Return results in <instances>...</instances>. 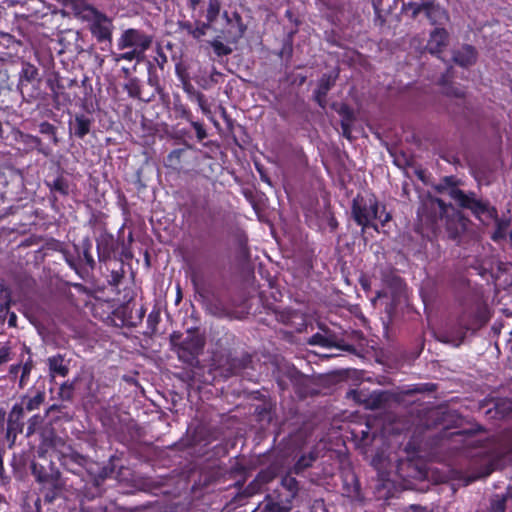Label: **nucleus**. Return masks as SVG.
Segmentation results:
<instances>
[{"label":"nucleus","mask_w":512,"mask_h":512,"mask_svg":"<svg viewBox=\"0 0 512 512\" xmlns=\"http://www.w3.org/2000/svg\"><path fill=\"white\" fill-rule=\"evenodd\" d=\"M422 209L423 214L431 222L435 231L444 226V234L448 240L460 245L468 235L470 220L451 204H446L439 198L431 197L424 202Z\"/></svg>","instance_id":"f257e3e1"},{"label":"nucleus","mask_w":512,"mask_h":512,"mask_svg":"<svg viewBox=\"0 0 512 512\" xmlns=\"http://www.w3.org/2000/svg\"><path fill=\"white\" fill-rule=\"evenodd\" d=\"M437 189L440 193L446 194L455 200L461 208L470 210L478 219H481V215H485L487 218L495 220L498 229L493 235L494 240L503 236L506 225L499 221L496 208L490 206L487 201L478 199L474 192L465 193L454 184L451 178H445L437 186Z\"/></svg>","instance_id":"f03ea898"},{"label":"nucleus","mask_w":512,"mask_h":512,"mask_svg":"<svg viewBox=\"0 0 512 512\" xmlns=\"http://www.w3.org/2000/svg\"><path fill=\"white\" fill-rule=\"evenodd\" d=\"M58 2L71 7L76 16L89 22L90 32L98 42L112 41L113 22L104 13L86 4L85 0H58Z\"/></svg>","instance_id":"7ed1b4c3"},{"label":"nucleus","mask_w":512,"mask_h":512,"mask_svg":"<svg viewBox=\"0 0 512 512\" xmlns=\"http://www.w3.org/2000/svg\"><path fill=\"white\" fill-rule=\"evenodd\" d=\"M43 444L54 451L66 470L80 476H82L83 471H87L90 460L74 451L61 437L55 435L45 437Z\"/></svg>","instance_id":"20e7f679"},{"label":"nucleus","mask_w":512,"mask_h":512,"mask_svg":"<svg viewBox=\"0 0 512 512\" xmlns=\"http://www.w3.org/2000/svg\"><path fill=\"white\" fill-rule=\"evenodd\" d=\"M153 40V35L141 29L128 28L121 33L117 41V47L120 50L134 49L145 55L146 51L150 49Z\"/></svg>","instance_id":"39448f33"},{"label":"nucleus","mask_w":512,"mask_h":512,"mask_svg":"<svg viewBox=\"0 0 512 512\" xmlns=\"http://www.w3.org/2000/svg\"><path fill=\"white\" fill-rule=\"evenodd\" d=\"M402 10L410 12L413 19H416L420 14H424L432 25H442L448 20L445 10L432 1L405 3Z\"/></svg>","instance_id":"423d86ee"},{"label":"nucleus","mask_w":512,"mask_h":512,"mask_svg":"<svg viewBox=\"0 0 512 512\" xmlns=\"http://www.w3.org/2000/svg\"><path fill=\"white\" fill-rule=\"evenodd\" d=\"M378 208V202L374 198H355L352 204L354 220L362 227L371 226L377 230V226L372 222L375 219H381Z\"/></svg>","instance_id":"0eeeda50"},{"label":"nucleus","mask_w":512,"mask_h":512,"mask_svg":"<svg viewBox=\"0 0 512 512\" xmlns=\"http://www.w3.org/2000/svg\"><path fill=\"white\" fill-rule=\"evenodd\" d=\"M205 340L195 331H188V335L177 344L176 353L178 358L187 364L193 365L197 362L198 355L202 352Z\"/></svg>","instance_id":"6e6552de"},{"label":"nucleus","mask_w":512,"mask_h":512,"mask_svg":"<svg viewBox=\"0 0 512 512\" xmlns=\"http://www.w3.org/2000/svg\"><path fill=\"white\" fill-rule=\"evenodd\" d=\"M321 332H318L308 338L307 344L312 346H321L324 348H338L343 351L353 352L355 348L350 344H345L334 332L328 328L320 327Z\"/></svg>","instance_id":"1a4fd4ad"},{"label":"nucleus","mask_w":512,"mask_h":512,"mask_svg":"<svg viewBox=\"0 0 512 512\" xmlns=\"http://www.w3.org/2000/svg\"><path fill=\"white\" fill-rule=\"evenodd\" d=\"M31 472L35 479L43 486H50L54 490L61 489V474L59 470L55 469L52 465L47 469L46 467L33 462L31 464Z\"/></svg>","instance_id":"9d476101"},{"label":"nucleus","mask_w":512,"mask_h":512,"mask_svg":"<svg viewBox=\"0 0 512 512\" xmlns=\"http://www.w3.org/2000/svg\"><path fill=\"white\" fill-rule=\"evenodd\" d=\"M25 413L18 405L12 406L7 415L6 439L10 442V446L14 445L19 434L24 432Z\"/></svg>","instance_id":"9b49d317"},{"label":"nucleus","mask_w":512,"mask_h":512,"mask_svg":"<svg viewBox=\"0 0 512 512\" xmlns=\"http://www.w3.org/2000/svg\"><path fill=\"white\" fill-rule=\"evenodd\" d=\"M190 8L193 11V17L200 19L206 17L209 22H214L220 12L219 0H190Z\"/></svg>","instance_id":"f8f14e48"},{"label":"nucleus","mask_w":512,"mask_h":512,"mask_svg":"<svg viewBox=\"0 0 512 512\" xmlns=\"http://www.w3.org/2000/svg\"><path fill=\"white\" fill-rule=\"evenodd\" d=\"M349 395L357 402L364 404L367 409L371 410L381 408L388 399L387 394L383 391H374L368 394L364 390H352L349 392Z\"/></svg>","instance_id":"ddd939ff"},{"label":"nucleus","mask_w":512,"mask_h":512,"mask_svg":"<svg viewBox=\"0 0 512 512\" xmlns=\"http://www.w3.org/2000/svg\"><path fill=\"white\" fill-rule=\"evenodd\" d=\"M469 327L467 326L464 317H460L457 324L445 332L438 335V339L443 343H449L454 346H459L463 343L465 335Z\"/></svg>","instance_id":"4468645a"},{"label":"nucleus","mask_w":512,"mask_h":512,"mask_svg":"<svg viewBox=\"0 0 512 512\" xmlns=\"http://www.w3.org/2000/svg\"><path fill=\"white\" fill-rule=\"evenodd\" d=\"M293 499L284 493L268 495L265 499L263 512H290L292 510Z\"/></svg>","instance_id":"2eb2a0df"},{"label":"nucleus","mask_w":512,"mask_h":512,"mask_svg":"<svg viewBox=\"0 0 512 512\" xmlns=\"http://www.w3.org/2000/svg\"><path fill=\"white\" fill-rule=\"evenodd\" d=\"M338 73L323 74L319 79L318 87L314 92V99L322 108L326 106V96L329 90L335 85Z\"/></svg>","instance_id":"dca6fc26"},{"label":"nucleus","mask_w":512,"mask_h":512,"mask_svg":"<svg viewBox=\"0 0 512 512\" xmlns=\"http://www.w3.org/2000/svg\"><path fill=\"white\" fill-rule=\"evenodd\" d=\"M41 82V77L39 70L36 66L29 62H24L22 64V69L20 72V78L18 83V88L21 90V93H24V90L28 86V84H37L39 85Z\"/></svg>","instance_id":"f3484780"},{"label":"nucleus","mask_w":512,"mask_h":512,"mask_svg":"<svg viewBox=\"0 0 512 512\" xmlns=\"http://www.w3.org/2000/svg\"><path fill=\"white\" fill-rule=\"evenodd\" d=\"M112 465L100 466L98 463L90 460L87 466V475L90 477L93 485L99 487L113 473Z\"/></svg>","instance_id":"a211bd4d"},{"label":"nucleus","mask_w":512,"mask_h":512,"mask_svg":"<svg viewBox=\"0 0 512 512\" xmlns=\"http://www.w3.org/2000/svg\"><path fill=\"white\" fill-rule=\"evenodd\" d=\"M448 44V33L443 28H435L427 42L426 49L431 54L440 53Z\"/></svg>","instance_id":"6ab92c4d"},{"label":"nucleus","mask_w":512,"mask_h":512,"mask_svg":"<svg viewBox=\"0 0 512 512\" xmlns=\"http://www.w3.org/2000/svg\"><path fill=\"white\" fill-rule=\"evenodd\" d=\"M45 398V391L39 390L33 396L28 394L21 396L20 400L14 403V405H18V407L22 408L24 413L32 412L38 410L41 407V405L45 402Z\"/></svg>","instance_id":"aec40b11"},{"label":"nucleus","mask_w":512,"mask_h":512,"mask_svg":"<svg viewBox=\"0 0 512 512\" xmlns=\"http://www.w3.org/2000/svg\"><path fill=\"white\" fill-rule=\"evenodd\" d=\"M477 52L474 47L464 45L453 52V61L461 67H469L476 62Z\"/></svg>","instance_id":"412c9836"},{"label":"nucleus","mask_w":512,"mask_h":512,"mask_svg":"<svg viewBox=\"0 0 512 512\" xmlns=\"http://www.w3.org/2000/svg\"><path fill=\"white\" fill-rule=\"evenodd\" d=\"M92 121L83 114L76 115L74 120L69 123L70 131L80 139L84 138L91 128Z\"/></svg>","instance_id":"4be33fe9"},{"label":"nucleus","mask_w":512,"mask_h":512,"mask_svg":"<svg viewBox=\"0 0 512 512\" xmlns=\"http://www.w3.org/2000/svg\"><path fill=\"white\" fill-rule=\"evenodd\" d=\"M97 251L100 261H106L114 251V238L110 234H101L97 239Z\"/></svg>","instance_id":"5701e85b"},{"label":"nucleus","mask_w":512,"mask_h":512,"mask_svg":"<svg viewBox=\"0 0 512 512\" xmlns=\"http://www.w3.org/2000/svg\"><path fill=\"white\" fill-rule=\"evenodd\" d=\"M47 364L49 368V374L51 377H55V375L65 377L69 373V368L67 365L64 364V358L60 354L49 357L47 359Z\"/></svg>","instance_id":"b1692460"},{"label":"nucleus","mask_w":512,"mask_h":512,"mask_svg":"<svg viewBox=\"0 0 512 512\" xmlns=\"http://www.w3.org/2000/svg\"><path fill=\"white\" fill-rule=\"evenodd\" d=\"M26 351L28 353V357L24 360V358H21V371H20V377H19V383L18 386L20 389H23L27 386L31 371L34 368V361L32 359V356L30 355V349L26 348Z\"/></svg>","instance_id":"393cba45"},{"label":"nucleus","mask_w":512,"mask_h":512,"mask_svg":"<svg viewBox=\"0 0 512 512\" xmlns=\"http://www.w3.org/2000/svg\"><path fill=\"white\" fill-rule=\"evenodd\" d=\"M293 473L294 472L290 469L289 472L282 478L281 485L286 490L284 494L294 500L299 491V483L292 476Z\"/></svg>","instance_id":"a878e982"},{"label":"nucleus","mask_w":512,"mask_h":512,"mask_svg":"<svg viewBox=\"0 0 512 512\" xmlns=\"http://www.w3.org/2000/svg\"><path fill=\"white\" fill-rule=\"evenodd\" d=\"M318 454L315 451H310L306 455H302L297 462L294 464V466L291 468V471L294 472V474H300L307 468L311 467L312 464L317 460Z\"/></svg>","instance_id":"bb28decb"},{"label":"nucleus","mask_w":512,"mask_h":512,"mask_svg":"<svg viewBox=\"0 0 512 512\" xmlns=\"http://www.w3.org/2000/svg\"><path fill=\"white\" fill-rule=\"evenodd\" d=\"M206 308L210 314L217 317H226L229 315V310L218 297H213L212 299L208 300Z\"/></svg>","instance_id":"cd10ccee"},{"label":"nucleus","mask_w":512,"mask_h":512,"mask_svg":"<svg viewBox=\"0 0 512 512\" xmlns=\"http://www.w3.org/2000/svg\"><path fill=\"white\" fill-rule=\"evenodd\" d=\"M47 417L40 414H34L27 420L26 437H31L44 423Z\"/></svg>","instance_id":"c85d7f7f"},{"label":"nucleus","mask_w":512,"mask_h":512,"mask_svg":"<svg viewBox=\"0 0 512 512\" xmlns=\"http://www.w3.org/2000/svg\"><path fill=\"white\" fill-rule=\"evenodd\" d=\"M21 140L24 144H26L31 149H36L38 152L48 155L49 153L45 151L42 147V141L40 138L30 135V134H21Z\"/></svg>","instance_id":"c756f323"},{"label":"nucleus","mask_w":512,"mask_h":512,"mask_svg":"<svg viewBox=\"0 0 512 512\" xmlns=\"http://www.w3.org/2000/svg\"><path fill=\"white\" fill-rule=\"evenodd\" d=\"M75 383L76 381H66L61 384L58 395L62 401H72L74 397Z\"/></svg>","instance_id":"7c9ffc66"},{"label":"nucleus","mask_w":512,"mask_h":512,"mask_svg":"<svg viewBox=\"0 0 512 512\" xmlns=\"http://www.w3.org/2000/svg\"><path fill=\"white\" fill-rule=\"evenodd\" d=\"M124 89L127 91L130 97L140 99L141 86L139 79L135 77L129 78L127 83L124 85Z\"/></svg>","instance_id":"2f4dec72"},{"label":"nucleus","mask_w":512,"mask_h":512,"mask_svg":"<svg viewBox=\"0 0 512 512\" xmlns=\"http://www.w3.org/2000/svg\"><path fill=\"white\" fill-rule=\"evenodd\" d=\"M145 55L141 54L140 52L129 49L128 51L115 55L114 60L116 62H119L121 60H127V61H133L136 60L138 63L141 62L144 59Z\"/></svg>","instance_id":"473e14b6"},{"label":"nucleus","mask_w":512,"mask_h":512,"mask_svg":"<svg viewBox=\"0 0 512 512\" xmlns=\"http://www.w3.org/2000/svg\"><path fill=\"white\" fill-rule=\"evenodd\" d=\"M440 84L442 86H444V93L448 96H453V97H457V98H461L464 96V91L459 88V87H455V86H452L448 83V80L446 78V76H443L440 80Z\"/></svg>","instance_id":"72a5a7b5"},{"label":"nucleus","mask_w":512,"mask_h":512,"mask_svg":"<svg viewBox=\"0 0 512 512\" xmlns=\"http://www.w3.org/2000/svg\"><path fill=\"white\" fill-rule=\"evenodd\" d=\"M48 186L51 191L58 192L61 195H67L69 192V185L62 177H58L52 183H48Z\"/></svg>","instance_id":"f704fd0d"},{"label":"nucleus","mask_w":512,"mask_h":512,"mask_svg":"<svg viewBox=\"0 0 512 512\" xmlns=\"http://www.w3.org/2000/svg\"><path fill=\"white\" fill-rule=\"evenodd\" d=\"M215 54L219 57L227 56L232 53V48L215 39L210 42Z\"/></svg>","instance_id":"c9c22d12"},{"label":"nucleus","mask_w":512,"mask_h":512,"mask_svg":"<svg viewBox=\"0 0 512 512\" xmlns=\"http://www.w3.org/2000/svg\"><path fill=\"white\" fill-rule=\"evenodd\" d=\"M196 23H197V26L193 30L190 31V34L194 38L199 39L206 34L207 29L210 27V25L213 22H209L208 20H207V22H200L199 19H196Z\"/></svg>","instance_id":"e433bc0d"},{"label":"nucleus","mask_w":512,"mask_h":512,"mask_svg":"<svg viewBox=\"0 0 512 512\" xmlns=\"http://www.w3.org/2000/svg\"><path fill=\"white\" fill-rule=\"evenodd\" d=\"M185 91L190 94L192 97L195 98V100L197 101L199 107L203 110V111H206V98L204 96V94H202L201 92H198L196 91L193 86L191 85H188L185 87Z\"/></svg>","instance_id":"4c0bfd02"},{"label":"nucleus","mask_w":512,"mask_h":512,"mask_svg":"<svg viewBox=\"0 0 512 512\" xmlns=\"http://www.w3.org/2000/svg\"><path fill=\"white\" fill-rule=\"evenodd\" d=\"M40 132L42 134L50 136L54 144L58 143V138L56 136V128L54 125L48 122H43L40 124Z\"/></svg>","instance_id":"58836bf2"},{"label":"nucleus","mask_w":512,"mask_h":512,"mask_svg":"<svg viewBox=\"0 0 512 512\" xmlns=\"http://www.w3.org/2000/svg\"><path fill=\"white\" fill-rule=\"evenodd\" d=\"M275 475H276V473L273 469H266V470L259 472V474L257 475L256 478H257V481H259V483L264 485V484H267L270 481H272L275 478Z\"/></svg>","instance_id":"ea45409f"},{"label":"nucleus","mask_w":512,"mask_h":512,"mask_svg":"<svg viewBox=\"0 0 512 512\" xmlns=\"http://www.w3.org/2000/svg\"><path fill=\"white\" fill-rule=\"evenodd\" d=\"M9 300L7 299V297H2L0 295V324H3L6 319H7V316L9 314Z\"/></svg>","instance_id":"a19ab883"},{"label":"nucleus","mask_w":512,"mask_h":512,"mask_svg":"<svg viewBox=\"0 0 512 512\" xmlns=\"http://www.w3.org/2000/svg\"><path fill=\"white\" fill-rule=\"evenodd\" d=\"M309 512H330V511L327 508L323 499H315L310 506Z\"/></svg>","instance_id":"79ce46f5"},{"label":"nucleus","mask_w":512,"mask_h":512,"mask_svg":"<svg viewBox=\"0 0 512 512\" xmlns=\"http://www.w3.org/2000/svg\"><path fill=\"white\" fill-rule=\"evenodd\" d=\"M182 153L183 149H175L169 153L167 159L171 166L178 165L180 163Z\"/></svg>","instance_id":"37998d69"},{"label":"nucleus","mask_w":512,"mask_h":512,"mask_svg":"<svg viewBox=\"0 0 512 512\" xmlns=\"http://www.w3.org/2000/svg\"><path fill=\"white\" fill-rule=\"evenodd\" d=\"M191 125L193 126V128L196 131V136H197L198 140L201 141L207 137L206 130L204 129V127L201 123L196 122V121H191Z\"/></svg>","instance_id":"c03bdc74"},{"label":"nucleus","mask_w":512,"mask_h":512,"mask_svg":"<svg viewBox=\"0 0 512 512\" xmlns=\"http://www.w3.org/2000/svg\"><path fill=\"white\" fill-rule=\"evenodd\" d=\"M261 486H262V484L259 483V481H257V478H256L253 482H251L247 486V488L245 490V494L247 496H252V495L256 494L257 492H259Z\"/></svg>","instance_id":"a18cd8bd"},{"label":"nucleus","mask_w":512,"mask_h":512,"mask_svg":"<svg viewBox=\"0 0 512 512\" xmlns=\"http://www.w3.org/2000/svg\"><path fill=\"white\" fill-rule=\"evenodd\" d=\"M43 488L46 490V492L44 493V500L48 503L53 502V500L56 498L58 490H54L50 486H43Z\"/></svg>","instance_id":"49530a36"},{"label":"nucleus","mask_w":512,"mask_h":512,"mask_svg":"<svg viewBox=\"0 0 512 512\" xmlns=\"http://www.w3.org/2000/svg\"><path fill=\"white\" fill-rule=\"evenodd\" d=\"M339 113L342 116V120H348V123H352L353 112L348 106H342Z\"/></svg>","instance_id":"de8ad7c7"},{"label":"nucleus","mask_w":512,"mask_h":512,"mask_svg":"<svg viewBox=\"0 0 512 512\" xmlns=\"http://www.w3.org/2000/svg\"><path fill=\"white\" fill-rule=\"evenodd\" d=\"M156 62H157V65L163 69L165 64L168 62L167 60V56L165 55V53L162 51L161 48H158L157 49V56L155 58Z\"/></svg>","instance_id":"09e8293b"},{"label":"nucleus","mask_w":512,"mask_h":512,"mask_svg":"<svg viewBox=\"0 0 512 512\" xmlns=\"http://www.w3.org/2000/svg\"><path fill=\"white\" fill-rule=\"evenodd\" d=\"M373 8L376 16V21H379L380 24H383L385 20L381 15V0H373Z\"/></svg>","instance_id":"8fccbe9b"},{"label":"nucleus","mask_w":512,"mask_h":512,"mask_svg":"<svg viewBox=\"0 0 512 512\" xmlns=\"http://www.w3.org/2000/svg\"><path fill=\"white\" fill-rule=\"evenodd\" d=\"M341 127L343 135L349 139L351 137V123H348V120H341Z\"/></svg>","instance_id":"3c124183"},{"label":"nucleus","mask_w":512,"mask_h":512,"mask_svg":"<svg viewBox=\"0 0 512 512\" xmlns=\"http://www.w3.org/2000/svg\"><path fill=\"white\" fill-rule=\"evenodd\" d=\"M180 339H181V334L178 333V332H173L170 335V343L173 346V349H174L175 352H176V349H177V344L181 343Z\"/></svg>","instance_id":"603ef678"},{"label":"nucleus","mask_w":512,"mask_h":512,"mask_svg":"<svg viewBox=\"0 0 512 512\" xmlns=\"http://www.w3.org/2000/svg\"><path fill=\"white\" fill-rule=\"evenodd\" d=\"M504 509H505L504 499L497 500L492 504V512H504Z\"/></svg>","instance_id":"864d4df0"},{"label":"nucleus","mask_w":512,"mask_h":512,"mask_svg":"<svg viewBox=\"0 0 512 512\" xmlns=\"http://www.w3.org/2000/svg\"><path fill=\"white\" fill-rule=\"evenodd\" d=\"M405 512H432L428 510L426 507H422L419 505H411L409 508L405 510Z\"/></svg>","instance_id":"5fc2aeb1"},{"label":"nucleus","mask_w":512,"mask_h":512,"mask_svg":"<svg viewBox=\"0 0 512 512\" xmlns=\"http://www.w3.org/2000/svg\"><path fill=\"white\" fill-rule=\"evenodd\" d=\"M84 259L86 261V263L90 266V267H93L95 262H94V259L92 257V255L90 254L89 252V247H87L85 250H84Z\"/></svg>","instance_id":"6e6d98bb"},{"label":"nucleus","mask_w":512,"mask_h":512,"mask_svg":"<svg viewBox=\"0 0 512 512\" xmlns=\"http://www.w3.org/2000/svg\"><path fill=\"white\" fill-rule=\"evenodd\" d=\"M21 371V362L10 366L9 374L16 377Z\"/></svg>","instance_id":"4d7b16f0"},{"label":"nucleus","mask_w":512,"mask_h":512,"mask_svg":"<svg viewBox=\"0 0 512 512\" xmlns=\"http://www.w3.org/2000/svg\"><path fill=\"white\" fill-rule=\"evenodd\" d=\"M7 320H8V325L10 327L16 326L17 316L14 312H9V314L7 316Z\"/></svg>","instance_id":"13d9d810"},{"label":"nucleus","mask_w":512,"mask_h":512,"mask_svg":"<svg viewBox=\"0 0 512 512\" xmlns=\"http://www.w3.org/2000/svg\"><path fill=\"white\" fill-rule=\"evenodd\" d=\"M60 405H57V404H53L51 405L46 411H45V416L48 417L50 415V413L54 412V411H59L60 410Z\"/></svg>","instance_id":"bf43d9fd"},{"label":"nucleus","mask_w":512,"mask_h":512,"mask_svg":"<svg viewBox=\"0 0 512 512\" xmlns=\"http://www.w3.org/2000/svg\"><path fill=\"white\" fill-rule=\"evenodd\" d=\"M6 414V410L0 406V426L4 425Z\"/></svg>","instance_id":"052dcab7"},{"label":"nucleus","mask_w":512,"mask_h":512,"mask_svg":"<svg viewBox=\"0 0 512 512\" xmlns=\"http://www.w3.org/2000/svg\"><path fill=\"white\" fill-rule=\"evenodd\" d=\"M8 360L7 353L3 350H0V365L6 363Z\"/></svg>","instance_id":"680f3d73"},{"label":"nucleus","mask_w":512,"mask_h":512,"mask_svg":"<svg viewBox=\"0 0 512 512\" xmlns=\"http://www.w3.org/2000/svg\"><path fill=\"white\" fill-rule=\"evenodd\" d=\"M380 215L382 216V213ZM390 219H391L390 214L385 213L384 217L383 218L381 217V219H379V220L382 222V224H385L386 222L390 221Z\"/></svg>","instance_id":"e2e57ef3"},{"label":"nucleus","mask_w":512,"mask_h":512,"mask_svg":"<svg viewBox=\"0 0 512 512\" xmlns=\"http://www.w3.org/2000/svg\"><path fill=\"white\" fill-rule=\"evenodd\" d=\"M244 367V364L242 362H238L237 364H233V373L236 372L237 369Z\"/></svg>","instance_id":"0e129e2a"},{"label":"nucleus","mask_w":512,"mask_h":512,"mask_svg":"<svg viewBox=\"0 0 512 512\" xmlns=\"http://www.w3.org/2000/svg\"><path fill=\"white\" fill-rule=\"evenodd\" d=\"M122 72H123V74L125 75L126 78H128V79L131 78L130 77V69L129 68H125V67L122 68Z\"/></svg>","instance_id":"69168bd1"},{"label":"nucleus","mask_w":512,"mask_h":512,"mask_svg":"<svg viewBox=\"0 0 512 512\" xmlns=\"http://www.w3.org/2000/svg\"><path fill=\"white\" fill-rule=\"evenodd\" d=\"M184 28L187 29V31L190 33L191 30H193L194 28L192 27V25L190 23H186L184 24Z\"/></svg>","instance_id":"338daca9"},{"label":"nucleus","mask_w":512,"mask_h":512,"mask_svg":"<svg viewBox=\"0 0 512 512\" xmlns=\"http://www.w3.org/2000/svg\"><path fill=\"white\" fill-rule=\"evenodd\" d=\"M462 435H463V433H462V432H460V431L453 432V433L451 434V436H453V437H461Z\"/></svg>","instance_id":"774afa93"}]
</instances>
